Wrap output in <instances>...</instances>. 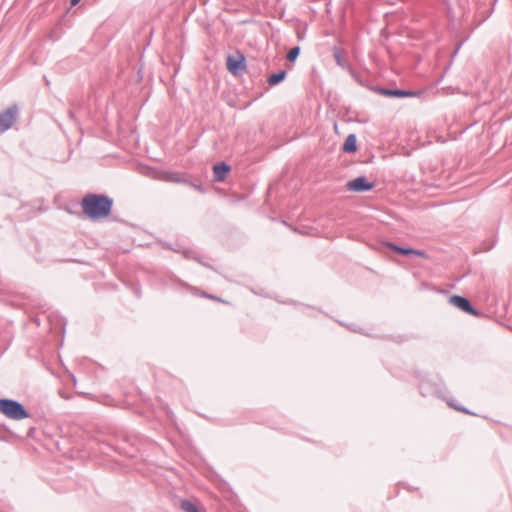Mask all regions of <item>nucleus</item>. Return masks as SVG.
I'll return each instance as SVG.
<instances>
[{
    "mask_svg": "<svg viewBox=\"0 0 512 512\" xmlns=\"http://www.w3.org/2000/svg\"><path fill=\"white\" fill-rule=\"evenodd\" d=\"M83 213L90 219H100L111 212L113 200L102 194H87L82 200Z\"/></svg>",
    "mask_w": 512,
    "mask_h": 512,
    "instance_id": "obj_1",
    "label": "nucleus"
},
{
    "mask_svg": "<svg viewBox=\"0 0 512 512\" xmlns=\"http://www.w3.org/2000/svg\"><path fill=\"white\" fill-rule=\"evenodd\" d=\"M0 412L13 420H22L29 417V413L20 402L7 398L0 399Z\"/></svg>",
    "mask_w": 512,
    "mask_h": 512,
    "instance_id": "obj_2",
    "label": "nucleus"
},
{
    "mask_svg": "<svg viewBox=\"0 0 512 512\" xmlns=\"http://www.w3.org/2000/svg\"><path fill=\"white\" fill-rule=\"evenodd\" d=\"M18 106L16 104L8 107L4 112H0V133L8 131L18 117Z\"/></svg>",
    "mask_w": 512,
    "mask_h": 512,
    "instance_id": "obj_3",
    "label": "nucleus"
},
{
    "mask_svg": "<svg viewBox=\"0 0 512 512\" xmlns=\"http://www.w3.org/2000/svg\"><path fill=\"white\" fill-rule=\"evenodd\" d=\"M375 184L373 182H368L365 176L357 177L353 180L347 182V189L353 192H364L371 190Z\"/></svg>",
    "mask_w": 512,
    "mask_h": 512,
    "instance_id": "obj_4",
    "label": "nucleus"
},
{
    "mask_svg": "<svg viewBox=\"0 0 512 512\" xmlns=\"http://www.w3.org/2000/svg\"><path fill=\"white\" fill-rule=\"evenodd\" d=\"M449 303L463 312H466L470 315L477 316L478 312L473 308L469 300L465 297L453 295L449 298Z\"/></svg>",
    "mask_w": 512,
    "mask_h": 512,
    "instance_id": "obj_5",
    "label": "nucleus"
},
{
    "mask_svg": "<svg viewBox=\"0 0 512 512\" xmlns=\"http://www.w3.org/2000/svg\"><path fill=\"white\" fill-rule=\"evenodd\" d=\"M227 68L234 75H239L244 72L246 70L244 56L240 55L239 57H234L229 55L227 58Z\"/></svg>",
    "mask_w": 512,
    "mask_h": 512,
    "instance_id": "obj_6",
    "label": "nucleus"
},
{
    "mask_svg": "<svg viewBox=\"0 0 512 512\" xmlns=\"http://www.w3.org/2000/svg\"><path fill=\"white\" fill-rule=\"evenodd\" d=\"M387 246L389 248H391L392 250L399 252L401 254H404V255H415V256L423 257V258L426 257V253L422 250H417V249H412V248H404V247L395 245L393 243H388Z\"/></svg>",
    "mask_w": 512,
    "mask_h": 512,
    "instance_id": "obj_7",
    "label": "nucleus"
},
{
    "mask_svg": "<svg viewBox=\"0 0 512 512\" xmlns=\"http://www.w3.org/2000/svg\"><path fill=\"white\" fill-rule=\"evenodd\" d=\"M230 166L226 163H218L213 167L214 178L216 181H223L226 177V174L229 172Z\"/></svg>",
    "mask_w": 512,
    "mask_h": 512,
    "instance_id": "obj_8",
    "label": "nucleus"
},
{
    "mask_svg": "<svg viewBox=\"0 0 512 512\" xmlns=\"http://www.w3.org/2000/svg\"><path fill=\"white\" fill-rule=\"evenodd\" d=\"M356 136L354 134H349L343 144V151L348 153H353L357 150L356 145Z\"/></svg>",
    "mask_w": 512,
    "mask_h": 512,
    "instance_id": "obj_9",
    "label": "nucleus"
},
{
    "mask_svg": "<svg viewBox=\"0 0 512 512\" xmlns=\"http://www.w3.org/2000/svg\"><path fill=\"white\" fill-rule=\"evenodd\" d=\"M381 93L383 95L395 96V97H407V96L414 95L413 92L401 90V89H395V90L381 89Z\"/></svg>",
    "mask_w": 512,
    "mask_h": 512,
    "instance_id": "obj_10",
    "label": "nucleus"
},
{
    "mask_svg": "<svg viewBox=\"0 0 512 512\" xmlns=\"http://www.w3.org/2000/svg\"><path fill=\"white\" fill-rule=\"evenodd\" d=\"M286 71L282 70L269 76L267 82L270 86H274L282 82L286 78Z\"/></svg>",
    "mask_w": 512,
    "mask_h": 512,
    "instance_id": "obj_11",
    "label": "nucleus"
},
{
    "mask_svg": "<svg viewBox=\"0 0 512 512\" xmlns=\"http://www.w3.org/2000/svg\"><path fill=\"white\" fill-rule=\"evenodd\" d=\"M180 507L184 512H200L198 508L189 500H182Z\"/></svg>",
    "mask_w": 512,
    "mask_h": 512,
    "instance_id": "obj_12",
    "label": "nucleus"
},
{
    "mask_svg": "<svg viewBox=\"0 0 512 512\" xmlns=\"http://www.w3.org/2000/svg\"><path fill=\"white\" fill-rule=\"evenodd\" d=\"M299 54H300V47L299 46L293 47L287 54L288 61H290V62L295 61L297 59V57L299 56Z\"/></svg>",
    "mask_w": 512,
    "mask_h": 512,
    "instance_id": "obj_13",
    "label": "nucleus"
},
{
    "mask_svg": "<svg viewBox=\"0 0 512 512\" xmlns=\"http://www.w3.org/2000/svg\"><path fill=\"white\" fill-rule=\"evenodd\" d=\"M334 58H335L336 63L339 66L345 67V60H344V58L342 57L340 51L337 48H334Z\"/></svg>",
    "mask_w": 512,
    "mask_h": 512,
    "instance_id": "obj_14",
    "label": "nucleus"
},
{
    "mask_svg": "<svg viewBox=\"0 0 512 512\" xmlns=\"http://www.w3.org/2000/svg\"><path fill=\"white\" fill-rule=\"evenodd\" d=\"M448 405H449L450 407L455 408L456 410L463 411V412H465V413H469V411H468V410H466L465 408H463V407H458V406L454 405L452 402H448Z\"/></svg>",
    "mask_w": 512,
    "mask_h": 512,
    "instance_id": "obj_15",
    "label": "nucleus"
},
{
    "mask_svg": "<svg viewBox=\"0 0 512 512\" xmlns=\"http://www.w3.org/2000/svg\"><path fill=\"white\" fill-rule=\"evenodd\" d=\"M80 0H71L72 5H76Z\"/></svg>",
    "mask_w": 512,
    "mask_h": 512,
    "instance_id": "obj_16",
    "label": "nucleus"
}]
</instances>
